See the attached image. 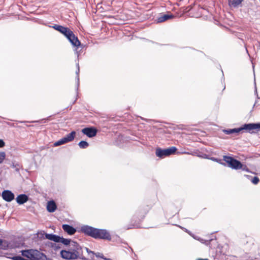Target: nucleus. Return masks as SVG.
Here are the masks:
<instances>
[{"label":"nucleus","instance_id":"obj_1","mask_svg":"<svg viewBox=\"0 0 260 260\" xmlns=\"http://www.w3.org/2000/svg\"><path fill=\"white\" fill-rule=\"evenodd\" d=\"M80 231L85 235L95 239L111 240V235L109 231L104 229H98L88 225L81 226Z\"/></svg>","mask_w":260,"mask_h":260},{"label":"nucleus","instance_id":"obj_2","mask_svg":"<svg viewBox=\"0 0 260 260\" xmlns=\"http://www.w3.org/2000/svg\"><path fill=\"white\" fill-rule=\"evenodd\" d=\"M61 257L67 260L85 259L83 255V248L77 242H72L69 247L61 250Z\"/></svg>","mask_w":260,"mask_h":260},{"label":"nucleus","instance_id":"obj_3","mask_svg":"<svg viewBox=\"0 0 260 260\" xmlns=\"http://www.w3.org/2000/svg\"><path fill=\"white\" fill-rule=\"evenodd\" d=\"M63 34L75 47L74 50L75 54L77 55V58H79L80 53L78 51V48L81 45V43L73 32L68 27H65L64 29L61 33Z\"/></svg>","mask_w":260,"mask_h":260},{"label":"nucleus","instance_id":"obj_4","mask_svg":"<svg viewBox=\"0 0 260 260\" xmlns=\"http://www.w3.org/2000/svg\"><path fill=\"white\" fill-rule=\"evenodd\" d=\"M260 129V123L245 124L242 126L233 129H223V132L226 135L237 134L242 130H246L249 133L254 129Z\"/></svg>","mask_w":260,"mask_h":260},{"label":"nucleus","instance_id":"obj_5","mask_svg":"<svg viewBox=\"0 0 260 260\" xmlns=\"http://www.w3.org/2000/svg\"><path fill=\"white\" fill-rule=\"evenodd\" d=\"M39 235H41L42 237L43 235H45L46 239L54 241L55 242L61 243L67 247H69L72 242H76L75 241H73L70 239H66L62 237H60L56 235L45 233L44 231H41L40 232L38 233V236Z\"/></svg>","mask_w":260,"mask_h":260},{"label":"nucleus","instance_id":"obj_6","mask_svg":"<svg viewBox=\"0 0 260 260\" xmlns=\"http://www.w3.org/2000/svg\"><path fill=\"white\" fill-rule=\"evenodd\" d=\"M21 252L23 256L26 257L31 260L47 259L46 255L37 250H21Z\"/></svg>","mask_w":260,"mask_h":260},{"label":"nucleus","instance_id":"obj_7","mask_svg":"<svg viewBox=\"0 0 260 260\" xmlns=\"http://www.w3.org/2000/svg\"><path fill=\"white\" fill-rule=\"evenodd\" d=\"M177 150V148L174 146H172L164 149H162L160 148H157L155 151V154L156 156L162 158L174 154Z\"/></svg>","mask_w":260,"mask_h":260},{"label":"nucleus","instance_id":"obj_8","mask_svg":"<svg viewBox=\"0 0 260 260\" xmlns=\"http://www.w3.org/2000/svg\"><path fill=\"white\" fill-rule=\"evenodd\" d=\"M223 160L228 164V167L234 170H239L241 167V162L232 157L224 155Z\"/></svg>","mask_w":260,"mask_h":260},{"label":"nucleus","instance_id":"obj_9","mask_svg":"<svg viewBox=\"0 0 260 260\" xmlns=\"http://www.w3.org/2000/svg\"><path fill=\"white\" fill-rule=\"evenodd\" d=\"M81 132L88 137L92 138L96 136L98 131L95 127L91 126L82 129Z\"/></svg>","mask_w":260,"mask_h":260},{"label":"nucleus","instance_id":"obj_10","mask_svg":"<svg viewBox=\"0 0 260 260\" xmlns=\"http://www.w3.org/2000/svg\"><path fill=\"white\" fill-rule=\"evenodd\" d=\"M3 199L7 202H11L14 199V194L9 190H5L2 193Z\"/></svg>","mask_w":260,"mask_h":260},{"label":"nucleus","instance_id":"obj_11","mask_svg":"<svg viewBox=\"0 0 260 260\" xmlns=\"http://www.w3.org/2000/svg\"><path fill=\"white\" fill-rule=\"evenodd\" d=\"M230 7L232 8H238L241 6L242 2L244 0H228Z\"/></svg>","mask_w":260,"mask_h":260},{"label":"nucleus","instance_id":"obj_12","mask_svg":"<svg viewBox=\"0 0 260 260\" xmlns=\"http://www.w3.org/2000/svg\"><path fill=\"white\" fill-rule=\"evenodd\" d=\"M62 228L65 232L70 235H74L76 232V229L69 224H63Z\"/></svg>","mask_w":260,"mask_h":260},{"label":"nucleus","instance_id":"obj_13","mask_svg":"<svg viewBox=\"0 0 260 260\" xmlns=\"http://www.w3.org/2000/svg\"><path fill=\"white\" fill-rule=\"evenodd\" d=\"M46 208L49 212H54L57 209V206L55 202L53 200L48 201L47 203Z\"/></svg>","mask_w":260,"mask_h":260},{"label":"nucleus","instance_id":"obj_14","mask_svg":"<svg viewBox=\"0 0 260 260\" xmlns=\"http://www.w3.org/2000/svg\"><path fill=\"white\" fill-rule=\"evenodd\" d=\"M28 200V197L25 194H21L17 196L16 199L17 203L19 204H23Z\"/></svg>","mask_w":260,"mask_h":260},{"label":"nucleus","instance_id":"obj_15","mask_svg":"<svg viewBox=\"0 0 260 260\" xmlns=\"http://www.w3.org/2000/svg\"><path fill=\"white\" fill-rule=\"evenodd\" d=\"M174 17V15L172 14H164L158 17L157 22L158 23L162 22Z\"/></svg>","mask_w":260,"mask_h":260},{"label":"nucleus","instance_id":"obj_16","mask_svg":"<svg viewBox=\"0 0 260 260\" xmlns=\"http://www.w3.org/2000/svg\"><path fill=\"white\" fill-rule=\"evenodd\" d=\"M76 134V133L75 131H72L71 133L67 135L64 137H63L66 143H67L72 142L74 139Z\"/></svg>","mask_w":260,"mask_h":260},{"label":"nucleus","instance_id":"obj_17","mask_svg":"<svg viewBox=\"0 0 260 260\" xmlns=\"http://www.w3.org/2000/svg\"><path fill=\"white\" fill-rule=\"evenodd\" d=\"M76 67L77 68V71H76V81L77 82V88L79 87V72H80V68H79V63H77L76 64Z\"/></svg>","mask_w":260,"mask_h":260},{"label":"nucleus","instance_id":"obj_18","mask_svg":"<svg viewBox=\"0 0 260 260\" xmlns=\"http://www.w3.org/2000/svg\"><path fill=\"white\" fill-rule=\"evenodd\" d=\"M0 246L3 249H7L9 247V243L6 240L0 239Z\"/></svg>","mask_w":260,"mask_h":260},{"label":"nucleus","instance_id":"obj_19","mask_svg":"<svg viewBox=\"0 0 260 260\" xmlns=\"http://www.w3.org/2000/svg\"><path fill=\"white\" fill-rule=\"evenodd\" d=\"M52 27L53 28H54V29L58 31L60 33H62V32L64 29L66 27H64L61 25H57V24H55L53 26H52Z\"/></svg>","mask_w":260,"mask_h":260},{"label":"nucleus","instance_id":"obj_20","mask_svg":"<svg viewBox=\"0 0 260 260\" xmlns=\"http://www.w3.org/2000/svg\"><path fill=\"white\" fill-rule=\"evenodd\" d=\"M52 27L53 28H54V29L58 31L60 33H62V32L64 29L66 27H64L61 25H57V24H55L53 26H52Z\"/></svg>","mask_w":260,"mask_h":260},{"label":"nucleus","instance_id":"obj_21","mask_svg":"<svg viewBox=\"0 0 260 260\" xmlns=\"http://www.w3.org/2000/svg\"><path fill=\"white\" fill-rule=\"evenodd\" d=\"M78 145L80 148L85 149L88 147L89 144L86 141H81L79 143Z\"/></svg>","mask_w":260,"mask_h":260},{"label":"nucleus","instance_id":"obj_22","mask_svg":"<svg viewBox=\"0 0 260 260\" xmlns=\"http://www.w3.org/2000/svg\"><path fill=\"white\" fill-rule=\"evenodd\" d=\"M67 143L66 141L64 140V139L63 138H62V139L59 140L58 141L55 142L54 143V146L56 147V146H60L61 145H62V144H66Z\"/></svg>","mask_w":260,"mask_h":260},{"label":"nucleus","instance_id":"obj_23","mask_svg":"<svg viewBox=\"0 0 260 260\" xmlns=\"http://www.w3.org/2000/svg\"><path fill=\"white\" fill-rule=\"evenodd\" d=\"M6 158V153L3 151H0V164H2Z\"/></svg>","mask_w":260,"mask_h":260},{"label":"nucleus","instance_id":"obj_24","mask_svg":"<svg viewBox=\"0 0 260 260\" xmlns=\"http://www.w3.org/2000/svg\"><path fill=\"white\" fill-rule=\"evenodd\" d=\"M259 181V178L256 176L254 177L251 179V181L254 184H257L258 183Z\"/></svg>","mask_w":260,"mask_h":260},{"label":"nucleus","instance_id":"obj_25","mask_svg":"<svg viewBox=\"0 0 260 260\" xmlns=\"http://www.w3.org/2000/svg\"><path fill=\"white\" fill-rule=\"evenodd\" d=\"M240 169H242V170L249 172V170L248 168L247 167L246 165H244L241 163V167H240Z\"/></svg>","mask_w":260,"mask_h":260},{"label":"nucleus","instance_id":"obj_26","mask_svg":"<svg viewBox=\"0 0 260 260\" xmlns=\"http://www.w3.org/2000/svg\"><path fill=\"white\" fill-rule=\"evenodd\" d=\"M213 161H216V162H220L221 165H223V166H225V163H223V162H220V160L218 159V158H214V157H212L210 158Z\"/></svg>","mask_w":260,"mask_h":260},{"label":"nucleus","instance_id":"obj_27","mask_svg":"<svg viewBox=\"0 0 260 260\" xmlns=\"http://www.w3.org/2000/svg\"><path fill=\"white\" fill-rule=\"evenodd\" d=\"M12 167L13 168H15V170L17 171V172H18L19 171V169H20V166L18 165V164H13L12 165Z\"/></svg>","mask_w":260,"mask_h":260},{"label":"nucleus","instance_id":"obj_28","mask_svg":"<svg viewBox=\"0 0 260 260\" xmlns=\"http://www.w3.org/2000/svg\"><path fill=\"white\" fill-rule=\"evenodd\" d=\"M94 255H95V256L97 257H101V258H103V259L105 258V257H104L103 254L102 253H100V252H98V253H94Z\"/></svg>","mask_w":260,"mask_h":260},{"label":"nucleus","instance_id":"obj_29","mask_svg":"<svg viewBox=\"0 0 260 260\" xmlns=\"http://www.w3.org/2000/svg\"><path fill=\"white\" fill-rule=\"evenodd\" d=\"M24 258L20 256H15L13 257V260H24Z\"/></svg>","mask_w":260,"mask_h":260},{"label":"nucleus","instance_id":"obj_30","mask_svg":"<svg viewBox=\"0 0 260 260\" xmlns=\"http://www.w3.org/2000/svg\"><path fill=\"white\" fill-rule=\"evenodd\" d=\"M85 250H86L87 252L89 254H92V255L93 256L94 254V252L89 250L88 248H85Z\"/></svg>","mask_w":260,"mask_h":260},{"label":"nucleus","instance_id":"obj_31","mask_svg":"<svg viewBox=\"0 0 260 260\" xmlns=\"http://www.w3.org/2000/svg\"><path fill=\"white\" fill-rule=\"evenodd\" d=\"M5 145V143L4 141L3 140L0 139V148H2V147H4Z\"/></svg>","mask_w":260,"mask_h":260},{"label":"nucleus","instance_id":"obj_32","mask_svg":"<svg viewBox=\"0 0 260 260\" xmlns=\"http://www.w3.org/2000/svg\"><path fill=\"white\" fill-rule=\"evenodd\" d=\"M177 226H178V227H179V228H181V229H183V230L185 232H186V233L188 232V231H189L187 229H185V228H183V227H182V226H180V225H177Z\"/></svg>","mask_w":260,"mask_h":260},{"label":"nucleus","instance_id":"obj_33","mask_svg":"<svg viewBox=\"0 0 260 260\" xmlns=\"http://www.w3.org/2000/svg\"><path fill=\"white\" fill-rule=\"evenodd\" d=\"M202 243H205L207 241L203 239L200 238V240H199Z\"/></svg>","mask_w":260,"mask_h":260},{"label":"nucleus","instance_id":"obj_34","mask_svg":"<svg viewBox=\"0 0 260 260\" xmlns=\"http://www.w3.org/2000/svg\"><path fill=\"white\" fill-rule=\"evenodd\" d=\"M192 237L193 239H196V240H198V241L200 240V237H198V236H195L194 235H192Z\"/></svg>","mask_w":260,"mask_h":260},{"label":"nucleus","instance_id":"obj_35","mask_svg":"<svg viewBox=\"0 0 260 260\" xmlns=\"http://www.w3.org/2000/svg\"><path fill=\"white\" fill-rule=\"evenodd\" d=\"M187 233H188L190 236H191L192 237V235H194L193 234H192L191 233V232H190L189 231H188V232H187Z\"/></svg>","mask_w":260,"mask_h":260},{"label":"nucleus","instance_id":"obj_36","mask_svg":"<svg viewBox=\"0 0 260 260\" xmlns=\"http://www.w3.org/2000/svg\"><path fill=\"white\" fill-rule=\"evenodd\" d=\"M187 233H188L190 236H191L192 237V235H194L193 234H192L191 233V232H190L189 231H188V232H187Z\"/></svg>","mask_w":260,"mask_h":260},{"label":"nucleus","instance_id":"obj_37","mask_svg":"<svg viewBox=\"0 0 260 260\" xmlns=\"http://www.w3.org/2000/svg\"><path fill=\"white\" fill-rule=\"evenodd\" d=\"M105 260H112V259L111 258H104Z\"/></svg>","mask_w":260,"mask_h":260},{"label":"nucleus","instance_id":"obj_38","mask_svg":"<svg viewBox=\"0 0 260 260\" xmlns=\"http://www.w3.org/2000/svg\"><path fill=\"white\" fill-rule=\"evenodd\" d=\"M197 260H208V259H202V258H199L198 259H197Z\"/></svg>","mask_w":260,"mask_h":260},{"label":"nucleus","instance_id":"obj_39","mask_svg":"<svg viewBox=\"0 0 260 260\" xmlns=\"http://www.w3.org/2000/svg\"><path fill=\"white\" fill-rule=\"evenodd\" d=\"M245 176H246V177H250V176H248V175H245Z\"/></svg>","mask_w":260,"mask_h":260}]
</instances>
